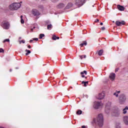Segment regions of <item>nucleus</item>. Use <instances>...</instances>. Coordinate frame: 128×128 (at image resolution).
Segmentation results:
<instances>
[{"instance_id": "f257e3e1", "label": "nucleus", "mask_w": 128, "mask_h": 128, "mask_svg": "<svg viewBox=\"0 0 128 128\" xmlns=\"http://www.w3.org/2000/svg\"><path fill=\"white\" fill-rule=\"evenodd\" d=\"M96 126H98L100 128H102L104 126V116L102 114H99L96 119L94 120Z\"/></svg>"}, {"instance_id": "f03ea898", "label": "nucleus", "mask_w": 128, "mask_h": 128, "mask_svg": "<svg viewBox=\"0 0 128 128\" xmlns=\"http://www.w3.org/2000/svg\"><path fill=\"white\" fill-rule=\"evenodd\" d=\"M20 4L14 2L9 6V8L10 10H16L20 8Z\"/></svg>"}, {"instance_id": "7ed1b4c3", "label": "nucleus", "mask_w": 128, "mask_h": 128, "mask_svg": "<svg viewBox=\"0 0 128 128\" xmlns=\"http://www.w3.org/2000/svg\"><path fill=\"white\" fill-rule=\"evenodd\" d=\"M110 106H112V102H108L106 105L105 112L106 114H110Z\"/></svg>"}, {"instance_id": "20e7f679", "label": "nucleus", "mask_w": 128, "mask_h": 128, "mask_svg": "<svg viewBox=\"0 0 128 128\" xmlns=\"http://www.w3.org/2000/svg\"><path fill=\"white\" fill-rule=\"evenodd\" d=\"M119 100L120 104H122V102H124L126 100V96L124 94H121L119 96Z\"/></svg>"}, {"instance_id": "39448f33", "label": "nucleus", "mask_w": 128, "mask_h": 128, "mask_svg": "<svg viewBox=\"0 0 128 128\" xmlns=\"http://www.w3.org/2000/svg\"><path fill=\"white\" fill-rule=\"evenodd\" d=\"M112 116H116V118L120 116V109H116L113 112H112Z\"/></svg>"}, {"instance_id": "423d86ee", "label": "nucleus", "mask_w": 128, "mask_h": 128, "mask_svg": "<svg viewBox=\"0 0 128 128\" xmlns=\"http://www.w3.org/2000/svg\"><path fill=\"white\" fill-rule=\"evenodd\" d=\"M84 4V0H76L75 4L78 6V8H80V6H82Z\"/></svg>"}, {"instance_id": "0eeeda50", "label": "nucleus", "mask_w": 128, "mask_h": 128, "mask_svg": "<svg viewBox=\"0 0 128 128\" xmlns=\"http://www.w3.org/2000/svg\"><path fill=\"white\" fill-rule=\"evenodd\" d=\"M2 26L5 30H8L10 28V23H8V22H3L2 23Z\"/></svg>"}, {"instance_id": "6e6552de", "label": "nucleus", "mask_w": 128, "mask_h": 128, "mask_svg": "<svg viewBox=\"0 0 128 128\" xmlns=\"http://www.w3.org/2000/svg\"><path fill=\"white\" fill-rule=\"evenodd\" d=\"M100 106H102V102H95L94 103L93 108L96 110H98Z\"/></svg>"}, {"instance_id": "1a4fd4ad", "label": "nucleus", "mask_w": 128, "mask_h": 128, "mask_svg": "<svg viewBox=\"0 0 128 128\" xmlns=\"http://www.w3.org/2000/svg\"><path fill=\"white\" fill-rule=\"evenodd\" d=\"M32 14H34L35 16H38L40 14L38 10H36V9H33L32 10Z\"/></svg>"}, {"instance_id": "9d476101", "label": "nucleus", "mask_w": 128, "mask_h": 128, "mask_svg": "<svg viewBox=\"0 0 128 128\" xmlns=\"http://www.w3.org/2000/svg\"><path fill=\"white\" fill-rule=\"evenodd\" d=\"M126 24V22L124 21H122V22H119V21H116V24L118 26H124Z\"/></svg>"}, {"instance_id": "9b49d317", "label": "nucleus", "mask_w": 128, "mask_h": 128, "mask_svg": "<svg viewBox=\"0 0 128 128\" xmlns=\"http://www.w3.org/2000/svg\"><path fill=\"white\" fill-rule=\"evenodd\" d=\"M97 98L98 100H102L104 98V93L102 92V93L99 94Z\"/></svg>"}, {"instance_id": "f8f14e48", "label": "nucleus", "mask_w": 128, "mask_h": 128, "mask_svg": "<svg viewBox=\"0 0 128 128\" xmlns=\"http://www.w3.org/2000/svg\"><path fill=\"white\" fill-rule=\"evenodd\" d=\"M110 78L112 80H114L116 78V74L114 73H112L110 74L109 76Z\"/></svg>"}, {"instance_id": "ddd939ff", "label": "nucleus", "mask_w": 128, "mask_h": 128, "mask_svg": "<svg viewBox=\"0 0 128 128\" xmlns=\"http://www.w3.org/2000/svg\"><path fill=\"white\" fill-rule=\"evenodd\" d=\"M124 122L125 124L128 126V116H124Z\"/></svg>"}, {"instance_id": "4468645a", "label": "nucleus", "mask_w": 128, "mask_h": 128, "mask_svg": "<svg viewBox=\"0 0 128 128\" xmlns=\"http://www.w3.org/2000/svg\"><path fill=\"white\" fill-rule=\"evenodd\" d=\"M73 4L72 3V2H69L67 6H66V9L68 10V8H72V6Z\"/></svg>"}, {"instance_id": "2eb2a0df", "label": "nucleus", "mask_w": 128, "mask_h": 128, "mask_svg": "<svg viewBox=\"0 0 128 128\" xmlns=\"http://www.w3.org/2000/svg\"><path fill=\"white\" fill-rule=\"evenodd\" d=\"M128 106H126L125 107V108H124L123 109V112H122V114H126L127 112H128Z\"/></svg>"}, {"instance_id": "dca6fc26", "label": "nucleus", "mask_w": 128, "mask_h": 128, "mask_svg": "<svg viewBox=\"0 0 128 128\" xmlns=\"http://www.w3.org/2000/svg\"><path fill=\"white\" fill-rule=\"evenodd\" d=\"M118 10H121V11L124 10V7L120 5L118 6Z\"/></svg>"}, {"instance_id": "f3484780", "label": "nucleus", "mask_w": 128, "mask_h": 128, "mask_svg": "<svg viewBox=\"0 0 128 128\" xmlns=\"http://www.w3.org/2000/svg\"><path fill=\"white\" fill-rule=\"evenodd\" d=\"M57 8H64V4L60 3L58 5Z\"/></svg>"}, {"instance_id": "a211bd4d", "label": "nucleus", "mask_w": 128, "mask_h": 128, "mask_svg": "<svg viewBox=\"0 0 128 128\" xmlns=\"http://www.w3.org/2000/svg\"><path fill=\"white\" fill-rule=\"evenodd\" d=\"M88 44V43L86 42V41H84L83 43L80 44V46L82 47L84 46H86Z\"/></svg>"}, {"instance_id": "6ab92c4d", "label": "nucleus", "mask_w": 128, "mask_h": 128, "mask_svg": "<svg viewBox=\"0 0 128 128\" xmlns=\"http://www.w3.org/2000/svg\"><path fill=\"white\" fill-rule=\"evenodd\" d=\"M102 54H104V50H100L98 52V56H102Z\"/></svg>"}, {"instance_id": "aec40b11", "label": "nucleus", "mask_w": 128, "mask_h": 128, "mask_svg": "<svg viewBox=\"0 0 128 128\" xmlns=\"http://www.w3.org/2000/svg\"><path fill=\"white\" fill-rule=\"evenodd\" d=\"M82 84H84V86H86V84H88V82H84L82 81Z\"/></svg>"}, {"instance_id": "412c9836", "label": "nucleus", "mask_w": 128, "mask_h": 128, "mask_svg": "<svg viewBox=\"0 0 128 128\" xmlns=\"http://www.w3.org/2000/svg\"><path fill=\"white\" fill-rule=\"evenodd\" d=\"M25 52L27 53L26 54V56H28V54H30V52H30V50H26Z\"/></svg>"}, {"instance_id": "4be33fe9", "label": "nucleus", "mask_w": 128, "mask_h": 128, "mask_svg": "<svg viewBox=\"0 0 128 128\" xmlns=\"http://www.w3.org/2000/svg\"><path fill=\"white\" fill-rule=\"evenodd\" d=\"M44 37V34H40L39 38L42 40V38Z\"/></svg>"}, {"instance_id": "5701e85b", "label": "nucleus", "mask_w": 128, "mask_h": 128, "mask_svg": "<svg viewBox=\"0 0 128 128\" xmlns=\"http://www.w3.org/2000/svg\"><path fill=\"white\" fill-rule=\"evenodd\" d=\"M80 60H82L83 58H86V55L80 56Z\"/></svg>"}, {"instance_id": "b1692460", "label": "nucleus", "mask_w": 128, "mask_h": 128, "mask_svg": "<svg viewBox=\"0 0 128 128\" xmlns=\"http://www.w3.org/2000/svg\"><path fill=\"white\" fill-rule=\"evenodd\" d=\"M116 128H122L120 127V123L116 124Z\"/></svg>"}, {"instance_id": "393cba45", "label": "nucleus", "mask_w": 128, "mask_h": 128, "mask_svg": "<svg viewBox=\"0 0 128 128\" xmlns=\"http://www.w3.org/2000/svg\"><path fill=\"white\" fill-rule=\"evenodd\" d=\"M82 111L81 110H78L76 112V114H82Z\"/></svg>"}, {"instance_id": "a878e982", "label": "nucleus", "mask_w": 128, "mask_h": 128, "mask_svg": "<svg viewBox=\"0 0 128 128\" xmlns=\"http://www.w3.org/2000/svg\"><path fill=\"white\" fill-rule=\"evenodd\" d=\"M52 28V24H48L47 26L48 30H50V28Z\"/></svg>"}, {"instance_id": "bb28decb", "label": "nucleus", "mask_w": 128, "mask_h": 128, "mask_svg": "<svg viewBox=\"0 0 128 128\" xmlns=\"http://www.w3.org/2000/svg\"><path fill=\"white\" fill-rule=\"evenodd\" d=\"M20 18H21V24H24V20H22V16H20Z\"/></svg>"}, {"instance_id": "cd10ccee", "label": "nucleus", "mask_w": 128, "mask_h": 128, "mask_svg": "<svg viewBox=\"0 0 128 128\" xmlns=\"http://www.w3.org/2000/svg\"><path fill=\"white\" fill-rule=\"evenodd\" d=\"M52 38V40H56V35H53Z\"/></svg>"}, {"instance_id": "c85d7f7f", "label": "nucleus", "mask_w": 128, "mask_h": 128, "mask_svg": "<svg viewBox=\"0 0 128 128\" xmlns=\"http://www.w3.org/2000/svg\"><path fill=\"white\" fill-rule=\"evenodd\" d=\"M114 96H116V98L118 97V94L116 92L114 93Z\"/></svg>"}, {"instance_id": "c756f323", "label": "nucleus", "mask_w": 128, "mask_h": 128, "mask_svg": "<svg viewBox=\"0 0 128 128\" xmlns=\"http://www.w3.org/2000/svg\"><path fill=\"white\" fill-rule=\"evenodd\" d=\"M10 42V39H6L4 40L3 42Z\"/></svg>"}, {"instance_id": "7c9ffc66", "label": "nucleus", "mask_w": 128, "mask_h": 128, "mask_svg": "<svg viewBox=\"0 0 128 128\" xmlns=\"http://www.w3.org/2000/svg\"><path fill=\"white\" fill-rule=\"evenodd\" d=\"M0 52H4V49H2V48H0Z\"/></svg>"}, {"instance_id": "2f4dec72", "label": "nucleus", "mask_w": 128, "mask_h": 128, "mask_svg": "<svg viewBox=\"0 0 128 128\" xmlns=\"http://www.w3.org/2000/svg\"><path fill=\"white\" fill-rule=\"evenodd\" d=\"M22 44H24V42H25L24 40H22L20 41V44H22Z\"/></svg>"}, {"instance_id": "473e14b6", "label": "nucleus", "mask_w": 128, "mask_h": 128, "mask_svg": "<svg viewBox=\"0 0 128 128\" xmlns=\"http://www.w3.org/2000/svg\"><path fill=\"white\" fill-rule=\"evenodd\" d=\"M33 40L38 41V38H33Z\"/></svg>"}, {"instance_id": "72a5a7b5", "label": "nucleus", "mask_w": 128, "mask_h": 128, "mask_svg": "<svg viewBox=\"0 0 128 128\" xmlns=\"http://www.w3.org/2000/svg\"><path fill=\"white\" fill-rule=\"evenodd\" d=\"M83 72L84 74H87L88 72H86V70L83 71Z\"/></svg>"}, {"instance_id": "f704fd0d", "label": "nucleus", "mask_w": 128, "mask_h": 128, "mask_svg": "<svg viewBox=\"0 0 128 128\" xmlns=\"http://www.w3.org/2000/svg\"><path fill=\"white\" fill-rule=\"evenodd\" d=\"M52 2H58V0H52Z\"/></svg>"}, {"instance_id": "c9c22d12", "label": "nucleus", "mask_w": 128, "mask_h": 128, "mask_svg": "<svg viewBox=\"0 0 128 128\" xmlns=\"http://www.w3.org/2000/svg\"><path fill=\"white\" fill-rule=\"evenodd\" d=\"M100 22V20L98 19H96L95 20V22Z\"/></svg>"}, {"instance_id": "e433bc0d", "label": "nucleus", "mask_w": 128, "mask_h": 128, "mask_svg": "<svg viewBox=\"0 0 128 128\" xmlns=\"http://www.w3.org/2000/svg\"><path fill=\"white\" fill-rule=\"evenodd\" d=\"M101 28L102 30H106V28L104 27H102Z\"/></svg>"}, {"instance_id": "4c0bfd02", "label": "nucleus", "mask_w": 128, "mask_h": 128, "mask_svg": "<svg viewBox=\"0 0 128 128\" xmlns=\"http://www.w3.org/2000/svg\"><path fill=\"white\" fill-rule=\"evenodd\" d=\"M116 92L118 94H120V90H119V91H116Z\"/></svg>"}, {"instance_id": "58836bf2", "label": "nucleus", "mask_w": 128, "mask_h": 128, "mask_svg": "<svg viewBox=\"0 0 128 128\" xmlns=\"http://www.w3.org/2000/svg\"><path fill=\"white\" fill-rule=\"evenodd\" d=\"M118 70H120V68H117L115 70L116 72H118Z\"/></svg>"}, {"instance_id": "ea45409f", "label": "nucleus", "mask_w": 128, "mask_h": 128, "mask_svg": "<svg viewBox=\"0 0 128 128\" xmlns=\"http://www.w3.org/2000/svg\"><path fill=\"white\" fill-rule=\"evenodd\" d=\"M56 40H60V37H58V36H56Z\"/></svg>"}, {"instance_id": "a19ab883", "label": "nucleus", "mask_w": 128, "mask_h": 128, "mask_svg": "<svg viewBox=\"0 0 128 128\" xmlns=\"http://www.w3.org/2000/svg\"><path fill=\"white\" fill-rule=\"evenodd\" d=\"M80 74L84 75V72H80Z\"/></svg>"}, {"instance_id": "79ce46f5", "label": "nucleus", "mask_w": 128, "mask_h": 128, "mask_svg": "<svg viewBox=\"0 0 128 128\" xmlns=\"http://www.w3.org/2000/svg\"><path fill=\"white\" fill-rule=\"evenodd\" d=\"M82 128H86V126H82Z\"/></svg>"}, {"instance_id": "37998d69", "label": "nucleus", "mask_w": 128, "mask_h": 128, "mask_svg": "<svg viewBox=\"0 0 128 128\" xmlns=\"http://www.w3.org/2000/svg\"><path fill=\"white\" fill-rule=\"evenodd\" d=\"M100 26H102V24H104L102 22H100Z\"/></svg>"}, {"instance_id": "c03bdc74", "label": "nucleus", "mask_w": 128, "mask_h": 128, "mask_svg": "<svg viewBox=\"0 0 128 128\" xmlns=\"http://www.w3.org/2000/svg\"><path fill=\"white\" fill-rule=\"evenodd\" d=\"M28 48H31V47H30V45L28 46Z\"/></svg>"}, {"instance_id": "a18cd8bd", "label": "nucleus", "mask_w": 128, "mask_h": 128, "mask_svg": "<svg viewBox=\"0 0 128 128\" xmlns=\"http://www.w3.org/2000/svg\"><path fill=\"white\" fill-rule=\"evenodd\" d=\"M82 78H85L84 75H82Z\"/></svg>"}, {"instance_id": "49530a36", "label": "nucleus", "mask_w": 128, "mask_h": 128, "mask_svg": "<svg viewBox=\"0 0 128 128\" xmlns=\"http://www.w3.org/2000/svg\"><path fill=\"white\" fill-rule=\"evenodd\" d=\"M31 32H34V28L31 29Z\"/></svg>"}, {"instance_id": "de8ad7c7", "label": "nucleus", "mask_w": 128, "mask_h": 128, "mask_svg": "<svg viewBox=\"0 0 128 128\" xmlns=\"http://www.w3.org/2000/svg\"><path fill=\"white\" fill-rule=\"evenodd\" d=\"M30 42H32V40H30Z\"/></svg>"}, {"instance_id": "09e8293b", "label": "nucleus", "mask_w": 128, "mask_h": 128, "mask_svg": "<svg viewBox=\"0 0 128 128\" xmlns=\"http://www.w3.org/2000/svg\"><path fill=\"white\" fill-rule=\"evenodd\" d=\"M12 69L10 70V72H12Z\"/></svg>"}, {"instance_id": "8fccbe9b", "label": "nucleus", "mask_w": 128, "mask_h": 128, "mask_svg": "<svg viewBox=\"0 0 128 128\" xmlns=\"http://www.w3.org/2000/svg\"><path fill=\"white\" fill-rule=\"evenodd\" d=\"M43 2H45V0H42Z\"/></svg>"}, {"instance_id": "3c124183", "label": "nucleus", "mask_w": 128, "mask_h": 128, "mask_svg": "<svg viewBox=\"0 0 128 128\" xmlns=\"http://www.w3.org/2000/svg\"><path fill=\"white\" fill-rule=\"evenodd\" d=\"M33 28H36V27H34Z\"/></svg>"}, {"instance_id": "603ef678", "label": "nucleus", "mask_w": 128, "mask_h": 128, "mask_svg": "<svg viewBox=\"0 0 128 128\" xmlns=\"http://www.w3.org/2000/svg\"><path fill=\"white\" fill-rule=\"evenodd\" d=\"M113 22H114V21Z\"/></svg>"}, {"instance_id": "864d4df0", "label": "nucleus", "mask_w": 128, "mask_h": 128, "mask_svg": "<svg viewBox=\"0 0 128 128\" xmlns=\"http://www.w3.org/2000/svg\"><path fill=\"white\" fill-rule=\"evenodd\" d=\"M86 78V77H85Z\"/></svg>"}, {"instance_id": "5fc2aeb1", "label": "nucleus", "mask_w": 128, "mask_h": 128, "mask_svg": "<svg viewBox=\"0 0 128 128\" xmlns=\"http://www.w3.org/2000/svg\"><path fill=\"white\" fill-rule=\"evenodd\" d=\"M20 38V39L21 38Z\"/></svg>"}]
</instances>
